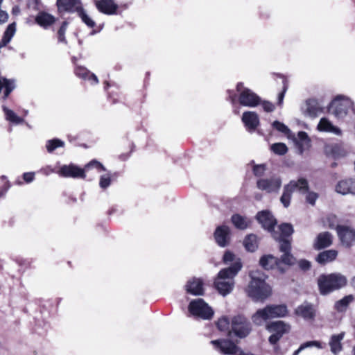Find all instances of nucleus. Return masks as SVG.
<instances>
[{
    "mask_svg": "<svg viewBox=\"0 0 355 355\" xmlns=\"http://www.w3.org/2000/svg\"><path fill=\"white\" fill-rule=\"evenodd\" d=\"M280 242V251L282 253L290 252L291 249V243L284 239H278Z\"/></svg>",
    "mask_w": 355,
    "mask_h": 355,
    "instance_id": "nucleus-46",
    "label": "nucleus"
},
{
    "mask_svg": "<svg viewBox=\"0 0 355 355\" xmlns=\"http://www.w3.org/2000/svg\"><path fill=\"white\" fill-rule=\"evenodd\" d=\"M2 109L6 120L15 124H19L23 122V119L18 116L12 110L8 109L6 105H3Z\"/></svg>",
    "mask_w": 355,
    "mask_h": 355,
    "instance_id": "nucleus-34",
    "label": "nucleus"
},
{
    "mask_svg": "<svg viewBox=\"0 0 355 355\" xmlns=\"http://www.w3.org/2000/svg\"><path fill=\"white\" fill-rule=\"evenodd\" d=\"M35 173L32 172L25 173L23 175L24 180L29 183L31 182L34 180Z\"/></svg>",
    "mask_w": 355,
    "mask_h": 355,
    "instance_id": "nucleus-56",
    "label": "nucleus"
},
{
    "mask_svg": "<svg viewBox=\"0 0 355 355\" xmlns=\"http://www.w3.org/2000/svg\"><path fill=\"white\" fill-rule=\"evenodd\" d=\"M111 178L110 174L103 175L100 178L99 185L102 189H105L110 186Z\"/></svg>",
    "mask_w": 355,
    "mask_h": 355,
    "instance_id": "nucleus-47",
    "label": "nucleus"
},
{
    "mask_svg": "<svg viewBox=\"0 0 355 355\" xmlns=\"http://www.w3.org/2000/svg\"><path fill=\"white\" fill-rule=\"evenodd\" d=\"M78 16L81 18L82 21L87 24L89 27L93 28L95 26V22L92 20L81 8L78 11Z\"/></svg>",
    "mask_w": 355,
    "mask_h": 355,
    "instance_id": "nucleus-40",
    "label": "nucleus"
},
{
    "mask_svg": "<svg viewBox=\"0 0 355 355\" xmlns=\"http://www.w3.org/2000/svg\"><path fill=\"white\" fill-rule=\"evenodd\" d=\"M318 130L321 132H331L336 135H339L341 133V130L334 126L327 118H322L318 124Z\"/></svg>",
    "mask_w": 355,
    "mask_h": 355,
    "instance_id": "nucleus-25",
    "label": "nucleus"
},
{
    "mask_svg": "<svg viewBox=\"0 0 355 355\" xmlns=\"http://www.w3.org/2000/svg\"><path fill=\"white\" fill-rule=\"evenodd\" d=\"M306 201L312 206L315 205L317 199L318 198V194L314 191H308L306 193Z\"/></svg>",
    "mask_w": 355,
    "mask_h": 355,
    "instance_id": "nucleus-45",
    "label": "nucleus"
},
{
    "mask_svg": "<svg viewBox=\"0 0 355 355\" xmlns=\"http://www.w3.org/2000/svg\"><path fill=\"white\" fill-rule=\"evenodd\" d=\"M271 150L279 155H284L288 151L286 145L284 143H275L270 146Z\"/></svg>",
    "mask_w": 355,
    "mask_h": 355,
    "instance_id": "nucleus-38",
    "label": "nucleus"
},
{
    "mask_svg": "<svg viewBox=\"0 0 355 355\" xmlns=\"http://www.w3.org/2000/svg\"><path fill=\"white\" fill-rule=\"evenodd\" d=\"M280 264L282 263L286 264V265H293L295 262V258L290 252H286L283 253L282 256L281 257V259H279Z\"/></svg>",
    "mask_w": 355,
    "mask_h": 355,
    "instance_id": "nucleus-44",
    "label": "nucleus"
},
{
    "mask_svg": "<svg viewBox=\"0 0 355 355\" xmlns=\"http://www.w3.org/2000/svg\"><path fill=\"white\" fill-rule=\"evenodd\" d=\"M96 7L101 12L108 15L114 13L117 8L112 0H100L97 1Z\"/></svg>",
    "mask_w": 355,
    "mask_h": 355,
    "instance_id": "nucleus-26",
    "label": "nucleus"
},
{
    "mask_svg": "<svg viewBox=\"0 0 355 355\" xmlns=\"http://www.w3.org/2000/svg\"><path fill=\"white\" fill-rule=\"evenodd\" d=\"M16 28H15V24L12 23L8 25L7 27L3 37L1 40V46H6L8 43H9L13 37L15 33Z\"/></svg>",
    "mask_w": 355,
    "mask_h": 355,
    "instance_id": "nucleus-35",
    "label": "nucleus"
},
{
    "mask_svg": "<svg viewBox=\"0 0 355 355\" xmlns=\"http://www.w3.org/2000/svg\"><path fill=\"white\" fill-rule=\"evenodd\" d=\"M281 185V179L276 176H272L270 178H261L257 182V188L267 193L277 192Z\"/></svg>",
    "mask_w": 355,
    "mask_h": 355,
    "instance_id": "nucleus-10",
    "label": "nucleus"
},
{
    "mask_svg": "<svg viewBox=\"0 0 355 355\" xmlns=\"http://www.w3.org/2000/svg\"><path fill=\"white\" fill-rule=\"evenodd\" d=\"M353 108V102L347 97L338 96L330 104L329 112L338 119H343L349 110Z\"/></svg>",
    "mask_w": 355,
    "mask_h": 355,
    "instance_id": "nucleus-5",
    "label": "nucleus"
},
{
    "mask_svg": "<svg viewBox=\"0 0 355 355\" xmlns=\"http://www.w3.org/2000/svg\"><path fill=\"white\" fill-rule=\"evenodd\" d=\"M77 76L85 79L89 74V71L85 67H79L75 70Z\"/></svg>",
    "mask_w": 355,
    "mask_h": 355,
    "instance_id": "nucleus-50",
    "label": "nucleus"
},
{
    "mask_svg": "<svg viewBox=\"0 0 355 355\" xmlns=\"http://www.w3.org/2000/svg\"><path fill=\"white\" fill-rule=\"evenodd\" d=\"M288 313L285 304H270L263 309H258L252 316V320L256 325H262L269 319L286 317Z\"/></svg>",
    "mask_w": 355,
    "mask_h": 355,
    "instance_id": "nucleus-3",
    "label": "nucleus"
},
{
    "mask_svg": "<svg viewBox=\"0 0 355 355\" xmlns=\"http://www.w3.org/2000/svg\"><path fill=\"white\" fill-rule=\"evenodd\" d=\"M332 235L327 232L320 233L314 242L313 246L316 250H321L330 246L332 244Z\"/></svg>",
    "mask_w": 355,
    "mask_h": 355,
    "instance_id": "nucleus-22",
    "label": "nucleus"
},
{
    "mask_svg": "<svg viewBox=\"0 0 355 355\" xmlns=\"http://www.w3.org/2000/svg\"><path fill=\"white\" fill-rule=\"evenodd\" d=\"M287 187L293 192L298 191L302 194H305L309 190V182L306 179L300 178L297 180H291L286 184Z\"/></svg>",
    "mask_w": 355,
    "mask_h": 355,
    "instance_id": "nucleus-24",
    "label": "nucleus"
},
{
    "mask_svg": "<svg viewBox=\"0 0 355 355\" xmlns=\"http://www.w3.org/2000/svg\"><path fill=\"white\" fill-rule=\"evenodd\" d=\"M236 260H239L241 261L240 259H236L234 254L230 252H226L223 255V261L226 264L232 263V266Z\"/></svg>",
    "mask_w": 355,
    "mask_h": 355,
    "instance_id": "nucleus-48",
    "label": "nucleus"
},
{
    "mask_svg": "<svg viewBox=\"0 0 355 355\" xmlns=\"http://www.w3.org/2000/svg\"><path fill=\"white\" fill-rule=\"evenodd\" d=\"M332 155L335 158H336L344 156L345 153L343 151L340 152L339 147L338 146H334L332 147Z\"/></svg>",
    "mask_w": 355,
    "mask_h": 355,
    "instance_id": "nucleus-53",
    "label": "nucleus"
},
{
    "mask_svg": "<svg viewBox=\"0 0 355 355\" xmlns=\"http://www.w3.org/2000/svg\"><path fill=\"white\" fill-rule=\"evenodd\" d=\"M337 232L343 244L346 246L351 245L355 241V231L343 226H338Z\"/></svg>",
    "mask_w": 355,
    "mask_h": 355,
    "instance_id": "nucleus-16",
    "label": "nucleus"
},
{
    "mask_svg": "<svg viewBox=\"0 0 355 355\" xmlns=\"http://www.w3.org/2000/svg\"><path fill=\"white\" fill-rule=\"evenodd\" d=\"M64 146V142L58 139H54L52 140H49L46 142V148L48 152L51 153L55 149L58 147H62Z\"/></svg>",
    "mask_w": 355,
    "mask_h": 355,
    "instance_id": "nucleus-39",
    "label": "nucleus"
},
{
    "mask_svg": "<svg viewBox=\"0 0 355 355\" xmlns=\"http://www.w3.org/2000/svg\"><path fill=\"white\" fill-rule=\"evenodd\" d=\"M353 351H354V354L355 355V347H354Z\"/></svg>",
    "mask_w": 355,
    "mask_h": 355,
    "instance_id": "nucleus-62",
    "label": "nucleus"
},
{
    "mask_svg": "<svg viewBox=\"0 0 355 355\" xmlns=\"http://www.w3.org/2000/svg\"><path fill=\"white\" fill-rule=\"evenodd\" d=\"M236 91L239 94V101L241 105L254 107L260 104L261 98L251 89L245 87L242 83L236 85Z\"/></svg>",
    "mask_w": 355,
    "mask_h": 355,
    "instance_id": "nucleus-6",
    "label": "nucleus"
},
{
    "mask_svg": "<svg viewBox=\"0 0 355 355\" xmlns=\"http://www.w3.org/2000/svg\"><path fill=\"white\" fill-rule=\"evenodd\" d=\"M67 22L64 21L58 32L59 42H66L64 34L67 30Z\"/></svg>",
    "mask_w": 355,
    "mask_h": 355,
    "instance_id": "nucleus-49",
    "label": "nucleus"
},
{
    "mask_svg": "<svg viewBox=\"0 0 355 355\" xmlns=\"http://www.w3.org/2000/svg\"><path fill=\"white\" fill-rule=\"evenodd\" d=\"M347 278L340 273L321 275L318 278V285L321 295L329 293L345 286Z\"/></svg>",
    "mask_w": 355,
    "mask_h": 355,
    "instance_id": "nucleus-4",
    "label": "nucleus"
},
{
    "mask_svg": "<svg viewBox=\"0 0 355 355\" xmlns=\"http://www.w3.org/2000/svg\"><path fill=\"white\" fill-rule=\"evenodd\" d=\"M266 171V166L263 164L255 165L253 168V173L256 176H262Z\"/></svg>",
    "mask_w": 355,
    "mask_h": 355,
    "instance_id": "nucleus-51",
    "label": "nucleus"
},
{
    "mask_svg": "<svg viewBox=\"0 0 355 355\" xmlns=\"http://www.w3.org/2000/svg\"><path fill=\"white\" fill-rule=\"evenodd\" d=\"M187 293L193 295H202L203 294L202 281L200 279L192 278L185 286Z\"/></svg>",
    "mask_w": 355,
    "mask_h": 355,
    "instance_id": "nucleus-23",
    "label": "nucleus"
},
{
    "mask_svg": "<svg viewBox=\"0 0 355 355\" xmlns=\"http://www.w3.org/2000/svg\"><path fill=\"white\" fill-rule=\"evenodd\" d=\"M256 218L264 229L272 232L277 220L269 211L263 210L258 212Z\"/></svg>",
    "mask_w": 355,
    "mask_h": 355,
    "instance_id": "nucleus-11",
    "label": "nucleus"
},
{
    "mask_svg": "<svg viewBox=\"0 0 355 355\" xmlns=\"http://www.w3.org/2000/svg\"><path fill=\"white\" fill-rule=\"evenodd\" d=\"M310 139L308 135L304 131H300L297 134L296 144L298 146L300 153L302 154L306 148L309 146Z\"/></svg>",
    "mask_w": 355,
    "mask_h": 355,
    "instance_id": "nucleus-31",
    "label": "nucleus"
},
{
    "mask_svg": "<svg viewBox=\"0 0 355 355\" xmlns=\"http://www.w3.org/2000/svg\"><path fill=\"white\" fill-rule=\"evenodd\" d=\"M60 12H77L82 8L80 0H57Z\"/></svg>",
    "mask_w": 355,
    "mask_h": 355,
    "instance_id": "nucleus-18",
    "label": "nucleus"
},
{
    "mask_svg": "<svg viewBox=\"0 0 355 355\" xmlns=\"http://www.w3.org/2000/svg\"><path fill=\"white\" fill-rule=\"evenodd\" d=\"M336 166V163L332 164V166Z\"/></svg>",
    "mask_w": 355,
    "mask_h": 355,
    "instance_id": "nucleus-61",
    "label": "nucleus"
},
{
    "mask_svg": "<svg viewBox=\"0 0 355 355\" xmlns=\"http://www.w3.org/2000/svg\"><path fill=\"white\" fill-rule=\"evenodd\" d=\"M267 330L272 333L269 337V342L272 345L276 344L284 334L290 331L291 325L284 321H275L270 322L266 326Z\"/></svg>",
    "mask_w": 355,
    "mask_h": 355,
    "instance_id": "nucleus-8",
    "label": "nucleus"
},
{
    "mask_svg": "<svg viewBox=\"0 0 355 355\" xmlns=\"http://www.w3.org/2000/svg\"><path fill=\"white\" fill-rule=\"evenodd\" d=\"M15 85L13 80H8L0 76V93L3 88H5L3 98H6L10 92L15 89Z\"/></svg>",
    "mask_w": 355,
    "mask_h": 355,
    "instance_id": "nucleus-32",
    "label": "nucleus"
},
{
    "mask_svg": "<svg viewBox=\"0 0 355 355\" xmlns=\"http://www.w3.org/2000/svg\"><path fill=\"white\" fill-rule=\"evenodd\" d=\"M295 314L305 320H313L315 317V310L313 304L305 302L295 309Z\"/></svg>",
    "mask_w": 355,
    "mask_h": 355,
    "instance_id": "nucleus-15",
    "label": "nucleus"
},
{
    "mask_svg": "<svg viewBox=\"0 0 355 355\" xmlns=\"http://www.w3.org/2000/svg\"><path fill=\"white\" fill-rule=\"evenodd\" d=\"M218 329L221 331L229 330L230 322L226 317L220 318L216 323Z\"/></svg>",
    "mask_w": 355,
    "mask_h": 355,
    "instance_id": "nucleus-43",
    "label": "nucleus"
},
{
    "mask_svg": "<svg viewBox=\"0 0 355 355\" xmlns=\"http://www.w3.org/2000/svg\"><path fill=\"white\" fill-rule=\"evenodd\" d=\"M352 284H353L354 287L355 288V277L352 279Z\"/></svg>",
    "mask_w": 355,
    "mask_h": 355,
    "instance_id": "nucleus-59",
    "label": "nucleus"
},
{
    "mask_svg": "<svg viewBox=\"0 0 355 355\" xmlns=\"http://www.w3.org/2000/svg\"><path fill=\"white\" fill-rule=\"evenodd\" d=\"M216 242L220 247L227 246L230 240V229L227 225H220L216 227L214 232Z\"/></svg>",
    "mask_w": 355,
    "mask_h": 355,
    "instance_id": "nucleus-13",
    "label": "nucleus"
},
{
    "mask_svg": "<svg viewBox=\"0 0 355 355\" xmlns=\"http://www.w3.org/2000/svg\"><path fill=\"white\" fill-rule=\"evenodd\" d=\"M299 266L302 270H307L311 267V263L309 261L302 259L299 261Z\"/></svg>",
    "mask_w": 355,
    "mask_h": 355,
    "instance_id": "nucleus-54",
    "label": "nucleus"
},
{
    "mask_svg": "<svg viewBox=\"0 0 355 355\" xmlns=\"http://www.w3.org/2000/svg\"><path fill=\"white\" fill-rule=\"evenodd\" d=\"M336 191L342 195H355V180L347 179L338 182Z\"/></svg>",
    "mask_w": 355,
    "mask_h": 355,
    "instance_id": "nucleus-17",
    "label": "nucleus"
},
{
    "mask_svg": "<svg viewBox=\"0 0 355 355\" xmlns=\"http://www.w3.org/2000/svg\"><path fill=\"white\" fill-rule=\"evenodd\" d=\"M293 191L286 185L284 187L283 193L280 198L281 202L285 207H288L290 205Z\"/></svg>",
    "mask_w": 355,
    "mask_h": 355,
    "instance_id": "nucleus-37",
    "label": "nucleus"
},
{
    "mask_svg": "<svg viewBox=\"0 0 355 355\" xmlns=\"http://www.w3.org/2000/svg\"><path fill=\"white\" fill-rule=\"evenodd\" d=\"M1 178H2V179H5V178H6V177H5L4 175H3V176L1 177Z\"/></svg>",
    "mask_w": 355,
    "mask_h": 355,
    "instance_id": "nucleus-63",
    "label": "nucleus"
},
{
    "mask_svg": "<svg viewBox=\"0 0 355 355\" xmlns=\"http://www.w3.org/2000/svg\"><path fill=\"white\" fill-rule=\"evenodd\" d=\"M232 223L239 230L246 229L250 224V220L240 214H234L231 218Z\"/></svg>",
    "mask_w": 355,
    "mask_h": 355,
    "instance_id": "nucleus-29",
    "label": "nucleus"
},
{
    "mask_svg": "<svg viewBox=\"0 0 355 355\" xmlns=\"http://www.w3.org/2000/svg\"><path fill=\"white\" fill-rule=\"evenodd\" d=\"M263 108L266 112H270L275 109L273 104L270 102H263L262 104Z\"/></svg>",
    "mask_w": 355,
    "mask_h": 355,
    "instance_id": "nucleus-55",
    "label": "nucleus"
},
{
    "mask_svg": "<svg viewBox=\"0 0 355 355\" xmlns=\"http://www.w3.org/2000/svg\"><path fill=\"white\" fill-rule=\"evenodd\" d=\"M259 263L261 267L266 270H270L277 267L281 272H284V269L280 266L279 259L272 255L268 254L263 256L259 260Z\"/></svg>",
    "mask_w": 355,
    "mask_h": 355,
    "instance_id": "nucleus-19",
    "label": "nucleus"
},
{
    "mask_svg": "<svg viewBox=\"0 0 355 355\" xmlns=\"http://www.w3.org/2000/svg\"><path fill=\"white\" fill-rule=\"evenodd\" d=\"M280 234L272 231V235L275 239H283V237L289 236L293 232V226L288 223H284L279 227Z\"/></svg>",
    "mask_w": 355,
    "mask_h": 355,
    "instance_id": "nucleus-30",
    "label": "nucleus"
},
{
    "mask_svg": "<svg viewBox=\"0 0 355 355\" xmlns=\"http://www.w3.org/2000/svg\"><path fill=\"white\" fill-rule=\"evenodd\" d=\"M58 174L65 178H82L85 177V170L73 164L63 165L60 167Z\"/></svg>",
    "mask_w": 355,
    "mask_h": 355,
    "instance_id": "nucleus-14",
    "label": "nucleus"
},
{
    "mask_svg": "<svg viewBox=\"0 0 355 355\" xmlns=\"http://www.w3.org/2000/svg\"><path fill=\"white\" fill-rule=\"evenodd\" d=\"M241 268V261L236 260L232 266L218 272L214 284L220 294L225 296L232 291L234 286V278Z\"/></svg>",
    "mask_w": 355,
    "mask_h": 355,
    "instance_id": "nucleus-2",
    "label": "nucleus"
},
{
    "mask_svg": "<svg viewBox=\"0 0 355 355\" xmlns=\"http://www.w3.org/2000/svg\"><path fill=\"white\" fill-rule=\"evenodd\" d=\"M189 309L191 313L203 319H209L214 314L211 308L200 298L191 301Z\"/></svg>",
    "mask_w": 355,
    "mask_h": 355,
    "instance_id": "nucleus-9",
    "label": "nucleus"
},
{
    "mask_svg": "<svg viewBox=\"0 0 355 355\" xmlns=\"http://www.w3.org/2000/svg\"><path fill=\"white\" fill-rule=\"evenodd\" d=\"M245 249L249 252H254L258 248L257 237L254 234H250L243 241Z\"/></svg>",
    "mask_w": 355,
    "mask_h": 355,
    "instance_id": "nucleus-33",
    "label": "nucleus"
},
{
    "mask_svg": "<svg viewBox=\"0 0 355 355\" xmlns=\"http://www.w3.org/2000/svg\"><path fill=\"white\" fill-rule=\"evenodd\" d=\"M90 166H95L97 168H98L100 171H105V168L102 165V164H101L100 162H98V161L96 160H92L89 163H88L85 168V169H87L89 168Z\"/></svg>",
    "mask_w": 355,
    "mask_h": 355,
    "instance_id": "nucleus-52",
    "label": "nucleus"
},
{
    "mask_svg": "<svg viewBox=\"0 0 355 355\" xmlns=\"http://www.w3.org/2000/svg\"><path fill=\"white\" fill-rule=\"evenodd\" d=\"M338 252L335 250H329L320 252L316 257V261L320 264H326L327 263L333 261L336 259Z\"/></svg>",
    "mask_w": 355,
    "mask_h": 355,
    "instance_id": "nucleus-27",
    "label": "nucleus"
},
{
    "mask_svg": "<svg viewBox=\"0 0 355 355\" xmlns=\"http://www.w3.org/2000/svg\"><path fill=\"white\" fill-rule=\"evenodd\" d=\"M316 347L318 348H322L321 343L318 341H309L306 343H304L300 345V347L295 350L293 355H298L301 351L304 349L305 348L309 347Z\"/></svg>",
    "mask_w": 355,
    "mask_h": 355,
    "instance_id": "nucleus-41",
    "label": "nucleus"
},
{
    "mask_svg": "<svg viewBox=\"0 0 355 355\" xmlns=\"http://www.w3.org/2000/svg\"><path fill=\"white\" fill-rule=\"evenodd\" d=\"M302 111L304 116L310 118H315L322 112V108L319 105L317 100L310 98L306 101L304 105L302 107Z\"/></svg>",
    "mask_w": 355,
    "mask_h": 355,
    "instance_id": "nucleus-12",
    "label": "nucleus"
},
{
    "mask_svg": "<svg viewBox=\"0 0 355 355\" xmlns=\"http://www.w3.org/2000/svg\"><path fill=\"white\" fill-rule=\"evenodd\" d=\"M36 22L44 28H47L54 23L55 17L45 12H40L35 18Z\"/></svg>",
    "mask_w": 355,
    "mask_h": 355,
    "instance_id": "nucleus-28",
    "label": "nucleus"
},
{
    "mask_svg": "<svg viewBox=\"0 0 355 355\" xmlns=\"http://www.w3.org/2000/svg\"><path fill=\"white\" fill-rule=\"evenodd\" d=\"M250 281L246 288L248 295L254 301H264L272 295V288L266 283L268 276L263 272L255 270L249 273Z\"/></svg>",
    "mask_w": 355,
    "mask_h": 355,
    "instance_id": "nucleus-1",
    "label": "nucleus"
},
{
    "mask_svg": "<svg viewBox=\"0 0 355 355\" xmlns=\"http://www.w3.org/2000/svg\"><path fill=\"white\" fill-rule=\"evenodd\" d=\"M89 80H93L94 84H97L98 83V79L94 73H90L87 76Z\"/></svg>",
    "mask_w": 355,
    "mask_h": 355,
    "instance_id": "nucleus-58",
    "label": "nucleus"
},
{
    "mask_svg": "<svg viewBox=\"0 0 355 355\" xmlns=\"http://www.w3.org/2000/svg\"><path fill=\"white\" fill-rule=\"evenodd\" d=\"M286 87L284 86L283 91L281 93H279V94L278 96V102L279 104H282L283 102V99L284 97V94L286 92Z\"/></svg>",
    "mask_w": 355,
    "mask_h": 355,
    "instance_id": "nucleus-57",
    "label": "nucleus"
},
{
    "mask_svg": "<svg viewBox=\"0 0 355 355\" xmlns=\"http://www.w3.org/2000/svg\"><path fill=\"white\" fill-rule=\"evenodd\" d=\"M232 331H228V335L230 336L232 331L235 336L241 338L246 337L251 331L250 322L243 315H236L232 319Z\"/></svg>",
    "mask_w": 355,
    "mask_h": 355,
    "instance_id": "nucleus-7",
    "label": "nucleus"
},
{
    "mask_svg": "<svg viewBox=\"0 0 355 355\" xmlns=\"http://www.w3.org/2000/svg\"><path fill=\"white\" fill-rule=\"evenodd\" d=\"M242 121L249 130H254L259 125V116L254 112H245L242 116Z\"/></svg>",
    "mask_w": 355,
    "mask_h": 355,
    "instance_id": "nucleus-20",
    "label": "nucleus"
},
{
    "mask_svg": "<svg viewBox=\"0 0 355 355\" xmlns=\"http://www.w3.org/2000/svg\"><path fill=\"white\" fill-rule=\"evenodd\" d=\"M345 332H340L338 334H334L330 337L329 345L331 352L337 355L343 350L342 340L345 337Z\"/></svg>",
    "mask_w": 355,
    "mask_h": 355,
    "instance_id": "nucleus-21",
    "label": "nucleus"
},
{
    "mask_svg": "<svg viewBox=\"0 0 355 355\" xmlns=\"http://www.w3.org/2000/svg\"><path fill=\"white\" fill-rule=\"evenodd\" d=\"M272 127L284 135H288L291 132L290 129L285 124L278 121L272 123Z\"/></svg>",
    "mask_w": 355,
    "mask_h": 355,
    "instance_id": "nucleus-42",
    "label": "nucleus"
},
{
    "mask_svg": "<svg viewBox=\"0 0 355 355\" xmlns=\"http://www.w3.org/2000/svg\"><path fill=\"white\" fill-rule=\"evenodd\" d=\"M353 297L352 295H347L343 297V299L337 301L335 304V309L338 311H344L349 304L352 302Z\"/></svg>",
    "mask_w": 355,
    "mask_h": 355,
    "instance_id": "nucleus-36",
    "label": "nucleus"
},
{
    "mask_svg": "<svg viewBox=\"0 0 355 355\" xmlns=\"http://www.w3.org/2000/svg\"><path fill=\"white\" fill-rule=\"evenodd\" d=\"M256 198H257V199H261V195L257 196Z\"/></svg>",
    "mask_w": 355,
    "mask_h": 355,
    "instance_id": "nucleus-60",
    "label": "nucleus"
}]
</instances>
